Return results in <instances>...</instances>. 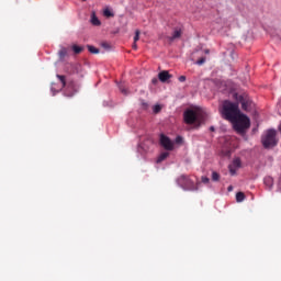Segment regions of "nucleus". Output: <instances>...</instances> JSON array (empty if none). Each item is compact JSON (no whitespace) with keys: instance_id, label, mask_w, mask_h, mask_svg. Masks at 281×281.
I'll list each match as a JSON object with an SVG mask.
<instances>
[{"instance_id":"nucleus-1","label":"nucleus","mask_w":281,"mask_h":281,"mask_svg":"<svg viewBox=\"0 0 281 281\" xmlns=\"http://www.w3.org/2000/svg\"><path fill=\"white\" fill-rule=\"evenodd\" d=\"M56 77L58 78L60 85L52 83L50 86L52 95H56V93H60V91H63L64 89V95L66 98H74L77 91L80 89V83L75 80L67 79V77H65L64 75H56Z\"/></svg>"},{"instance_id":"nucleus-2","label":"nucleus","mask_w":281,"mask_h":281,"mask_svg":"<svg viewBox=\"0 0 281 281\" xmlns=\"http://www.w3.org/2000/svg\"><path fill=\"white\" fill-rule=\"evenodd\" d=\"M220 113L223 120L232 122V120H236V117H238V114L240 113V108L238 106L237 102L224 100Z\"/></svg>"},{"instance_id":"nucleus-3","label":"nucleus","mask_w":281,"mask_h":281,"mask_svg":"<svg viewBox=\"0 0 281 281\" xmlns=\"http://www.w3.org/2000/svg\"><path fill=\"white\" fill-rule=\"evenodd\" d=\"M206 120L205 114L199 113L193 109H187L183 112V121L186 124L199 128Z\"/></svg>"},{"instance_id":"nucleus-4","label":"nucleus","mask_w":281,"mask_h":281,"mask_svg":"<svg viewBox=\"0 0 281 281\" xmlns=\"http://www.w3.org/2000/svg\"><path fill=\"white\" fill-rule=\"evenodd\" d=\"M177 186L181 188L184 192H199L201 188V181L194 182V180L190 179L188 175H181L176 179Z\"/></svg>"},{"instance_id":"nucleus-5","label":"nucleus","mask_w":281,"mask_h":281,"mask_svg":"<svg viewBox=\"0 0 281 281\" xmlns=\"http://www.w3.org/2000/svg\"><path fill=\"white\" fill-rule=\"evenodd\" d=\"M278 133L274 128L267 130L261 136V144L266 150L276 148L278 146Z\"/></svg>"},{"instance_id":"nucleus-6","label":"nucleus","mask_w":281,"mask_h":281,"mask_svg":"<svg viewBox=\"0 0 281 281\" xmlns=\"http://www.w3.org/2000/svg\"><path fill=\"white\" fill-rule=\"evenodd\" d=\"M231 122L233 124V128L237 133H245V131L249 128V126H251V121L249 120V116L243 114L241 112L236 116L235 120H232Z\"/></svg>"},{"instance_id":"nucleus-7","label":"nucleus","mask_w":281,"mask_h":281,"mask_svg":"<svg viewBox=\"0 0 281 281\" xmlns=\"http://www.w3.org/2000/svg\"><path fill=\"white\" fill-rule=\"evenodd\" d=\"M233 98L238 105H241L243 111H251V98L249 97V94H247L246 92H235L233 94Z\"/></svg>"},{"instance_id":"nucleus-8","label":"nucleus","mask_w":281,"mask_h":281,"mask_svg":"<svg viewBox=\"0 0 281 281\" xmlns=\"http://www.w3.org/2000/svg\"><path fill=\"white\" fill-rule=\"evenodd\" d=\"M159 144L165 150H175V143L165 134H160Z\"/></svg>"},{"instance_id":"nucleus-9","label":"nucleus","mask_w":281,"mask_h":281,"mask_svg":"<svg viewBox=\"0 0 281 281\" xmlns=\"http://www.w3.org/2000/svg\"><path fill=\"white\" fill-rule=\"evenodd\" d=\"M240 168H243V161L240 160V158H234L232 164L228 165L229 175L232 177H235L236 172Z\"/></svg>"},{"instance_id":"nucleus-10","label":"nucleus","mask_w":281,"mask_h":281,"mask_svg":"<svg viewBox=\"0 0 281 281\" xmlns=\"http://www.w3.org/2000/svg\"><path fill=\"white\" fill-rule=\"evenodd\" d=\"M150 140H145L138 144L137 146V153L140 155V157H146V154L150 150Z\"/></svg>"},{"instance_id":"nucleus-11","label":"nucleus","mask_w":281,"mask_h":281,"mask_svg":"<svg viewBox=\"0 0 281 281\" xmlns=\"http://www.w3.org/2000/svg\"><path fill=\"white\" fill-rule=\"evenodd\" d=\"M57 56L58 63H65V60H67V58L69 57V48L61 46L57 53Z\"/></svg>"},{"instance_id":"nucleus-12","label":"nucleus","mask_w":281,"mask_h":281,"mask_svg":"<svg viewBox=\"0 0 281 281\" xmlns=\"http://www.w3.org/2000/svg\"><path fill=\"white\" fill-rule=\"evenodd\" d=\"M170 78H172V75L168 74V71H160L158 74V80L160 82H170Z\"/></svg>"},{"instance_id":"nucleus-13","label":"nucleus","mask_w":281,"mask_h":281,"mask_svg":"<svg viewBox=\"0 0 281 281\" xmlns=\"http://www.w3.org/2000/svg\"><path fill=\"white\" fill-rule=\"evenodd\" d=\"M90 23L95 27H100V25H102V22L100 21V19H98V15H95V11L91 13Z\"/></svg>"},{"instance_id":"nucleus-14","label":"nucleus","mask_w":281,"mask_h":281,"mask_svg":"<svg viewBox=\"0 0 281 281\" xmlns=\"http://www.w3.org/2000/svg\"><path fill=\"white\" fill-rule=\"evenodd\" d=\"M71 49H72L74 54L78 55V54H82V52H85V46H79V45L74 44L71 46Z\"/></svg>"},{"instance_id":"nucleus-15","label":"nucleus","mask_w":281,"mask_h":281,"mask_svg":"<svg viewBox=\"0 0 281 281\" xmlns=\"http://www.w3.org/2000/svg\"><path fill=\"white\" fill-rule=\"evenodd\" d=\"M169 156H170V153L168 151L161 153L157 158V164H161V161H166V159H168Z\"/></svg>"},{"instance_id":"nucleus-16","label":"nucleus","mask_w":281,"mask_h":281,"mask_svg":"<svg viewBox=\"0 0 281 281\" xmlns=\"http://www.w3.org/2000/svg\"><path fill=\"white\" fill-rule=\"evenodd\" d=\"M181 34H182L181 29H176V30L173 31L172 36L169 37V40H170V41H175V40H177V38H181Z\"/></svg>"},{"instance_id":"nucleus-17","label":"nucleus","mask_w":281,"mask_h":281,"mask_svg":"<svg viewBox=\"0 0 281 281\" xmlns=\"http://www.w3.org/2000/svg\"><path fill=\"white\" fill-rule=\"evenodd\" d=\"M245 193L244 192H237L236 193V201H237V203H243V201H245Z\"/></svg>"},{"instance_id":"nucleus-18","label":"nucleus","mask_w":281,"mask_h":281,"mask_svg":"<svg viewBox=\"0 0 281 281\" xmlns=\"http://www.w3.org/2000/svg\"><path fill=\"white\" fill-rule=\"evenodd\" d=\"M87 48L90 52V54H100V49L95 48V46L88 45Z\"/></svg>"},{"instance_id":"nucleus-19","label":"nucleus","mask_w":281,"mask_h":281,"mask_svg":"<svg viewBox=\"0 0 281 281\" xmlns=\"http://www.w3.org/2000/svg\"><path fill=\"white\" fill-rule=\"evenodd\" d=\"M263 183L268 186V188H271L273 186V178L267 177L263 179Z\"/></svg>"},{"instance_id":"nucleus-20","label":"nucleus","mask_w":281,"mask_h":281,"mask_svg":"<svg viewBox=\"0 0 281 281\" xmlns=\"http://www.w3.org/2000/svg\"><path fill=\"white\" fill-rule=\"evenodd\" d=\"M212 181H221V175L217 171H212Z\"/></svg>"},{"instance_id":"nucleus-21","label":"nucleus","mask_w":281,"mask_h":281,"mask_svg":"<svg viewBox=\"0 0 281 281\" xmlns=\"http://www.w3.org/2000/svg\"><path fill=\"white\" fill-rule=\"evenodd\" d=\"M153 113L157 114V113H161V105L160 104H156L153 106Z\"/></svg>"},{"instance_id":"nucleus-22","label":"nucleus","mask_w":281,"mask_h":281,"mask_svg":"<svg viewBox=\"0 0 281 281\" xmlns=\"http://www.w3.org/2000/svg\"><path fill=\"white\" fill-rule=\"evenodd\" d=\"M139 102H140L142 109L146 111L148 109V102H146V100L144 99H140Z\"/></svg>"},{"instance_id":"nucleus-23","label":"nucleus","mask_w":281,"mask_h":281,"mask_svg":"<svg viewBox=\"0 0 281 281\" xmlns=\"http://www.w3.org/2000/svg\"><path fill=\"white\" fill-rule=\"evenodd\" d=\"M103 14H104V16H108V19L111 18V16H114V14L112 13V11L109 10V9H105V10L103 11Z\"/></svg>"},{"instance_id":"nucleus-24","label":"nucleus","mask_w":281,"mask_h":281,"mask_svg":"<svg viewBox=\"0 0 281 281\" xmlns=\"http://www.w3.org/2000/svg\"><path fill=\"white\" fill-rule=\"evenodd\" d=\"M176 144H183V136L178 135L175 139Z\"/></svg>"},{"instance_id":"nucleus-25","label":"nucleus","mask_w":281,"mask_h":281,"mask_svg":"<svg viewBox=\"0 0 281 281\" xmlns=\"http://www.w3.org/2000/svg\"><path fill=\"white\" fill-rule=\"evenodd\" d=\"M139 34H140L139 30H136L135 36H134V43H137V41H139Z\"/></svg>"},{"instance_id":"nucleus-26","label":"nucleus","mask_w":281,"mask_h":281,"mask_svg":"<svg viewBox=\"0 0 281 281\" xmlns=\"http://www.w3.org/2000/svg\"><path fill=\"white\" fill-rule=\"evenodd\" d=\"M198 65H204L205 64V57H201L200 59L196 60Z\"/></svg>"},{"instance_id":"nucleus-27","label":"nucleus","mask_w":281,"mask_h":281,"mask_svg":"<svg viewBox=\"0 0 281 281\" xmlns=\"http://www.w3.org/2000/svg\"><path fill=\"white\" fill-rule=\"evenodd\" d=\"M201 181L202 183H210V178H207L206 176H202Z\"/></svg>"},{"instance_id":"nucleus-28","label":"nucleus","mask_w":281,"mask_h":281,"mask_svg":"<svg viewBox=\"0 0 281 281\" xmlns=\"http://www.w3.org/2000/svg\"><path fill=\"white\" fill-rule=\"evenodd\" d=\"M101 46H102L104 49H110V48H111V45H109V43H106V42L101 43Z\"/></svg>"},{"instance_id":"nucleus-29","label":"nucleus","mask_w":281,"mask_h":281,"mask_svg":"<svg viewBox=\"0 0 281 281\" xmlns=\"http://www.w3.org/2000/svg\"><path fill=\"white\" fill-rule=\"evenodd\" d=\"M186 76H180L179 78H178V80H179V82H186Z\"/></svg>"},{"instance_id":"nucleus-30","label":"nucleus","mask_w":281,"mask_h":281,"mask_svg":"<svg viewBox=\"0 0 281 281\" xmlns=\"http://www.w3.org/2000/svg\"><path fill=\"white\" fill-rule=\"evenodd\" d=\"M151 82H153L154 85H157V82H159V79L153 78V79H151Z\"/></svg>"},{"instance_id":"nucleus-31","label":"nucleus","mask_w":281,"mask_h":281,"mask_svg":"<svg viewBox=\"0 0 281 281\" xmlns=\"http://www.w3.org/2000/svg\"><path fill=\"white\" fill-rule=\"evenodd\" d=\"M233 191H234V187L233 186H228L227 192H233Z\"/></svg>"},{"instance_id":"nucleus-32","label":"nucleus","mask_w":281,"mask_h":281,"mask_svg":"<svg viewBox=\"0 0 281 281\" xmlns=\"http://www.w3.org/2000/svg\"><path fill=\"white\" fill-rule=\"evenodd\" d=\"M121 92L124 93V95L128 94V91L126 89H121Z\"/></svg>"},{"instance_id":"nucleus-33","label":"nucleus","mask_w":281,"mask_h":281,"mask_svg":"<svg viewBox=\"0 0 281 281\" xmlns=\"http://www.w3.org/2000/svg\"><path fill=\"white\" fill-rule=\"evenodd\" d=\"M132 47H133V49H137V42H134Z\"/></svg>"},{"instance_id":"nucleus-34","label":"nucleus","mask_w":281,"mask_h":281,"mask_svg":"<svg viewBox=\"0 0 281 281\" xmlns=\"http://www.w3.org/2000/svg\"><path fill=\"white\" fill-rule=\"evenodd\" d=\"M210 131H211L212 133H214V132L216 131V128H215L214 126H211V127H210Z\"/></svg>"},{"instance_id":"nucleus-35","label":"nucleus","mask_w":281,"mask_h":281,"mask_svg":"<svg viewBox=\"0 0 281 281\" xmlns=\"http://www.w3.org/2000/svg\"><path fill=\"white\" fill-rule=\"evenodd\" d=\"M234 56H236V54L234 52L231 53V58H234Z\"/></svg>"},{"instance_id":"nucleus-36","label":"nucleus","mask_w":281,"mask_h":281,"mask_svg":"<svg viewBox=\"0 0 281 281\" xmlns=\"http://www.w3.org/2000/svg\"><path fill=\"white\" fill-rule=\"evenodd\" d=\"M204 53H205V54H210V49H205Z\"/></svg>"},{"instance_id":"nucleus-37","label":"nucleus","mask_w":281,"mask_h":281,"mask_svg":"<svg viewBox=\"0 0 281 281\" xmlns=\"http://www.w3.org/2000/svg\"><path fill=\"white\" fill-rule=\"evenodd\" d=\"M82 1H87V0H82Z\"/></svg>"}]
</instances>
